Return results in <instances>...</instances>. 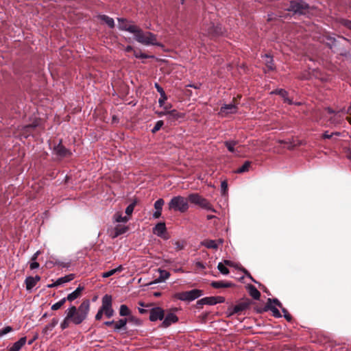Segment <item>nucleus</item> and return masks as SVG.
<instances>
[{
  "instance_id": "774afa93",
  "label": "nucleus",
  "mask_w": 351,
  "mask_h": 351,
  "mask_svg": "<svg viewBox=\"0 0 351 351\" xmlns=\"http://www.w3.org/2000/svg\"><path fill=\"white\" fill-rule=\"evenodd\" d=\"M343 24V25L351 29V21L344 20Z\"/></svg>"
},
{
  "instance_id": "cd10ccee",
  "label": "nucleus",
  "mask_w": 351,
  "mask_h": 351,
  "mask_svg": "<svg viewBox=\"0 0 351 351\" xmlns=\"http://www.w3.org/2000/svg\"><path fill=\"white\" fill-rule=\"evenodd\" d=\"M343 120V117L340 114H339V112L335 113L333 116L329 119L330 123L334 125L341 124Z\"/></svg>"
},
{
  "instance_id": "5701e85b",
  "label": "nucleus",
  "mask_w": 351,
  "mask_h": 351,
  "mask_svg": "<svg viewBox=\"0 0 351 351\" xmlns=\"http://www.w3.org/2000/svg\"><path fill=\"white\" fill-rule=\"evenodd\" d=\"M197 206L207 210H210L214 213L216 212V210L213 208L210 202L203 197L199 200V203L197 204Z\"/></svg>"
},
{
  "instance_id": "c9c22d12",
  "label": "nucleus",
  "mask_w": 351,
  "mask_h": 351,
  "mask_svg": "<svg viewBox=\"0 0 351 351\" xmlns=\"http://www.w3.org/2000/svg\"><path fill=\"white\" fill-rule=\"evenodd\" d=\"M224 145L230 152L235 153L234 147L237 145V141H227L224 142Z\"/></svg>"
},
{
  "instance_id": "8fccbe9b",
  "label": "nucleus",
  "mask_w": 351,
  "mask_h": 351,
  "mask_svg": "<svg viewBox=\"0 0 351 351\" xmlns=\"http://www.w3.org/2000/svg\"><path fill=\"white\" fill-rule=\"evenodd\" d=\"M103 310H104L105 315L108 318H110V317H112L113 316V315H114V310L112 308V306L110 307V308H104Z\"/></svg>"
},
{
  "instance_id": "f257e3e1",
  "label": "nucleus",
  "mask_w": 351,
  "mask_h": 351,
  "mask_svg": "<svg viewBox=\"0 0 351 351\" xmlns=\"http://www.w3.org/2000/svg\"><path fill=\"white\" fill-rule=\"evenodd\" d=\"M90 302L88 299L82 301L78 307L71 305L66 313V317L60 324L62 330H64L69 326L70 323L75 325H80L86 319L90 311Z\"/></svg>"
},
{
  "instance_id": "ea45409f",
  "label": "nucleus",
  "mask_w": 351,
  "mask_h": 351,
  "mask_svg": "<svg viewBox=\"0 0 351 351\" xmlns=\"http://www.w3.org/2000/svg\"><path fill=\"white\" fill-rule=\"evenodd\" d=\"M202 301L204 302L206 305L216 304V299L215 298V296L205 297L202 298Z\"/></svg>"
},
{
  "instance_id": "e433bc0d",
  "label": "nucleus",
  "mask_w": 351,
  "mask_h": 351,
  "mask_svg": "<svg viewBox=\"0 0 351 351\" xmlns=\"http://www.w3.org/2000/svg\"><path fill=\"white\" fill-rule=\"evenodd\" d=\"M251 165V162L245 161L243 165L238 168L234 172L237 173H243L249 171L250 167Z\"/></svg>"
},
{
  "instance_id": "338daca9",
  "label": "nucleus",
  "mask_w": 351,
  "mask_h": 351,
  "mask_svg": "<svg viewBox=\"0 0 351 351\" xmlns=\"http://www.w3.org/2000/svg\"><path fill=\"white\" fill-rule=\"evenodd\" d=\"M167 112H168V111H165V110H163V111H156L155 114H156L158 115V117H162L163 116H166L167 117Z\"/></svg>"
},
{
  "instance_id": "9d476101",
  "label": "nucleus",
  "mask_w": 351,
  "mask_h": 351,
  "mask_svg": "<svg viewBox=\"0 0 351 351\" xmlns=\"http://www.w3.org/2000/svg\"><path fill=\"white\" fill-rule=\"evenodd\" d=\"M128 230V226L117 225L114 228H109L108 230V234L112 239H115L119 235L125 234Z\"/></svg>"
},
{
  "instance_id": "20e7f679",
  "label": "nucleus",
  "mask_w": 351,
  "mask_h": 351,
  "mask_svg": "<svg viewBox=\"0 0 351 351\" xmlns=\"http://www.w3.org/2000/svg\"><path fill=\"white\" fill-rule=\"evenodd\" d=\"M201 34L204 36L214 38L222 34V29L220 25H215L212 21H204L201 27Z\"/></svg>"
},
{
  "instance_id": "b1692460",
  "label": "nucleus",
  "mask_w": 351,
  "mask_h": 351,
  "mask_svg": "<svg viewBox=\"0 0 351 351\" xmlns=\"http://www.w3.org/2000/svg\"><path fill=\"white\" fill-rule=\"evenodd\" d=\"M112 295L106 294L103 296L101 300V306L100 307L102 309L112 307Z\"/></svg>"
},
{
  "instance_id": "412c9836",
  "label": "nucleus",
  "mask_w": 351,
  "mask_h": 351,
  "mask_svg": "<svg viewBox=\"0 0 351 351\" xmlns=\"http://www.w3.org/2000/svg\"><path fill=\"white\" fill-rule=\"evenodd\" d=\"M271 94L278 95L284 99V101L291 104L292 101L288 97V92L282 88H277L271 92Z\"/></svg>"
},
{
  "instance_id": "e2e57ef3",
  "label": "nucleus",
  "mask_w": 351,
  "mask_h": 351,
  "mask_svg": "<svg viewBox=\"0 0 351 351\" xmlns=\"http://www.w3.org/2000/svg\"><path fill=\"white\" fill-rule=\"evenodd\" d=\"M278 143H280V144H287V145H289V146H288L289 149H291V148L293 147V145H292L291 142L289 141H287L285 140H278Z\"/></svg>"
},
{
  "instance_id": "39448f33",
  "label": "nucleus",
  "mask_w": 351,
  "mask_h": 351,
  "mask_svg": "<svg viewBox=\"0 0 351 351\" xmlns=\"http://www.w3.org/2000/svg\"><path fill=\"white\" fill-rule=\"evenodd\" d=\"M252 302L249 298H242L239 300L235 305H232L228 308L227 313L228 316H232L237 314L241 315L243 312L249 309Z\"/></svg>"
},
{
  "instance_id": "4d7b16f0",
  "label": "nucleus",
  "mask_w": 351,
  "mask_h": 351,
  "mask_svg": "<svg viewBox=\"0 0 351 351\" xmlns=\"http://www.w3.org/2000/svg\"><path fill=\"white\" fill-rule=\"evenodd\" d=\"M134 206H135V203H132L130 205H128L127 206V208H125V213L128 215H131L134 211Z\"/></svg>"
},
{
  "instance_id": "bf43d9fd",
  "label": "nucleus",
  "mask_w": 351,
  "mask_h": 351,
  "mask_svg": "<svg viewBox=\"0 0 351 351\" xmlns=\"http://www.w3.org/2000/svg\"><path fill=\"white\" fill-rule=\"evenodd\" d=\"M40 267V264L36 261H31L29 263V268L31 270L38 269Z\"/></svg>"
},
{
  "instance_id": "a19ab883",
  "label": "nucleus",
  "mask_w": 351,
  "mask_h": 351,
  "mask_svg": "<svg viewBox=\"0 0 351 351\" xmlns=\"http://www.w3.org/2000/svg\"><path fill=\"white\" fill-rule=\"evenodd\" d=\"M65 302H66V300L64 299V298H62L60 301H58V302L53 304L51 306V310H53V311L58 310L59 308H60L64 305V304Z\"/></svg>"
},
{
  "instance_id": "c756f323",
  "label": "nucleus",
  "mask_w": 351,
  "mask_h": 351,
  "mask_svg": "<svg viewBox=\"0 0 351 351\" xmlns=\"http://www.w3.org/2000/svg\"><path fill=\"white\" fill-rule=\"evenodd\" d=\"M202 197V196L199 193H191L189 195L187 200L193 204L197 205Z\"/></svg>"
},
{
  "instance_id": "aec40b11",
  "label": "nucleus",
  "mask_w": 351,
  "mask_h": 351,
  "mask_svg": "<svg viewBox=\"0 0 351 351\" xmlns=\"http://www.w3.org/2000/svg\"><path fill=\"white\" fill-rule=\"evenodd\" d=\"M27 341L26 337H23L20 338L17 341L14 343L12 347H10L8 351H19L23 346H25Z\"/></svg>"
},
{
  "instance_id": "a878e982",
  "label": "nucleus",
  "mask_w": 351,
  "mask_h": 351,
  "mask_svg": "<svg viewBox=\"0 0 351 351\" xmlns=\"http://www.w3.org/2000/svg\"><path fill=\"white\" fill-rule=\"evenodd\" d=\"M250 295L255 299V300H259L261 297V293L260 291L252 285H249L247 287Z\"/></svg>"
},
{
  "instance_id": "3c124183",
  "label": "nucleus",
  "mask_w": 351,
  "mask_h": 351,
  "mask_svg": "<svg viewBox=\"0 0 351 351\" xmlns=\"http://www.w3.org/2000/svg\"><path fill=\"white\" fill-rule=\"evenodd\" d=\"M128 319V322H133L136 325H140L141 324V322L140 319L130 315V317Z\"/></svg>"
},
{
  "instance_id": "9b49d317",
  "label": "nucleus",
  "mask_w": 351,
  "mask_h": 351,
  "mask_svg": "<svg viewBox=\"0 0 351 351\" xmlns=\"http://www.w3.org/2000/svg\"><path fill=\"white\" fill-rule=\"evenodd\" d=\"M255 311L258 313H263L264 312H267L268 311H271L272 312V315L276 318H280L282 317V315L279 310L274 305L265 304L263 307L255 308Z\"/></svg>"
},
{
  "instance_id": "2f4dec72",
  "label": "nucleus",
  "mask_w": 351,
  "mask_h": 351,
  "mask_svg": "<svg viewBox=\"0 0 351 351\" xmlns=\"http://www.w3.org/2000/svg\"><path fill=\"white\" fill-rule=\"evenodd\" d=\"M123 270V267L122 265H119L118 266L117 268L115 269H111L110 271H108L106 272H104L101 274V276L103 278H108L112 275H114V274H116L117 272H121Z\"/></svg>"
},
{
  "instance_id": "4c0bfd02",
  "label": "nucleus",
  "mask_w": 351,
  "mask_h": 351,
  "mask_svg": "<svg viewBox=\"0 0 351 351\" xmlns=\"http://www.w3.org/2000/svg\"><path fill=\"white\" fill-rule=\"evenodd\" d=\"M264 57L267 58L266 66L268 68V69L271 70V71L274 70L275 66H274L273 58L268 54H265Z\"/></svg>"
},
{
  "instance_id": "37998d69",
  "label": "nucleus",
  "mask_w": 351,
  "mask_h": 351,
  "mask_svg": "<svg viewBox=\"0 0 351 351\" xmlns=\"http://www.w3.org/2000/svg\"><path fill=\"white\" fill-rule=\"evenodd\" d=\"M273 304L278 306L280 308H282L281 302L277 298H268L266 304L273 305Z\"/></svg>"
},
{
  "instance_id": "7c9ffc66",
  "label": "nucleus",
  "mask_w": 351,
  "mask_h": 351,
  "mask_svg": "<svg viewBox=\"0 0 351 351\" xmlns=\"http://www.w3.org/2000/svg\"><path fill=\"white\" fill-rule=\"evenodd\" d=\"M38 126V123L34 122L32 124H28L23 127V134L26 135V137Z\"/></svg>"
},
{
  "instance_id": "6e6552de",
  "label": "nucleus",
  "mask_w": 351,
  "mask_h": 351,
  "mask_svg": "<svg viewBox=\"0 0 351 351\" xmlns=\"http://www.w3.org/2000/svg\"><path fill=\"white\" fill-rule=\"evenodd\" d=\"M53 151L57 156L61 158L70 157L72 155L71 150L68 149L62 145V140H60L58 144L54 146Z\"/></svg>"
},
{
  "instance_id": "5fc2aeb1",
  "label": "nucleus",
  "mask_w": 351,
  "mask_h": 351,
  "mask_svg": "<svg viewBox=\"0 0 351 351\" xmlns=\"http://www.w3.org/2000/svg\"><path fill=\"white\" fill-rule=\"evenodd\" d=\"M221 189L223 195H225L228 191V182L226 180H223L221 182Z\"/></svg>"
},
{
  "instance_id": "69168bd1",
  "label": "nucleus",
  "mask_w": 351,
  "mask_h": 351,
  "mask_svg": "<svg viewBox=\"0 0 351 351\" xmlns=\"http://www.w3.org/2000/svg\"><path fill=\"white\" fill-rule=\"evenodd\" d=\"M242 271L244 272V274L246 275L247 277H248L249 278H250L253 282H257L254 278L253 277L251 276V274L248 272V271L247 269H245V268H243L242 269Z\"/></svg>"
},
{
  "instance_id": "13d9d810",
  "label": "nucleus",
  "mask_w": 351,
  "mask_h": 351,
  "mask_svg": "<svg viewBox=\"0 0 351 351\" xmlns=\"http://www.w3.org/2000/svg\"><path fill=\"white\" fill-rule=\"evenodd\" d=\"M54 264L57 265L61 267H66V268L69 267L70 265H71V263L69 262L64 263V262H62V261H58V260L56 261V262H54Z\"/></svg>"
},
{
  "instance_id": "6ab92c4d",
  "label": "nucleus",
  "mask_w": 351,
  "mask_h": 351,
  "mask_svg": "<svg viewBox=\"0 0 351 351\" xmlns=\"http://www.w3.org/2000/svg\"><path fill=\"white\" fill-rule=\"evenodd\" d=\"M210 285L215 289L230 288V287H233L235 286L234 284H233L230 282L223 281V280L213 281L211 282Z\"/></svg>"
},
{
  "instance_id": "ddd939ff",
  "label": "nucleus",
  "mask_w": 351,
  "mask_h": 351,
  "mask_svg": "<svg viewBox=\"0 0 351 351\" xmlns=\"http://www.w3.org/2000/svg\"><path fill=\"white\" fill-rule=\"evenodd\" d=\"M178 322V316L173 313H169L164 317L163 322L161 324V326L163 328H167V327L170 326L172 324H175Z\"/></svg>"
},
{
  "instance_id": "603ef678",
  "label": "nucleus",
  "mask_w": 351,
  "mask_h": 351,
  "mask_svg": "<svg viewBox=\"0 0 351 351\" xmlns=\"http://www.w3.org/2000/svg\"><path fill=\"white\" fill-rule=\"evenodd\" d=\"M134 55L136 58H153L154 56H148L144 53L142 52H136L134 51Z\"/></svg>"
},
{
  "instance_id": "4468645a",
  "label": "nucleus",
  "mask_w": 351,
  "mask_h": 351,
  "mask_svg": "<svg viewBox=\"0 0 351 351\" xmlns=\"http://www.w3.org/2000/svg\"><path fill=\"white\" fill-rule=\"evenodd\" d=\"M184 114L179 112L178 110L173 109L168 111L167 114V119L169 122L173 123L180 119L184 118Z\"/></svg>"
},
{
  "instance_id": "4be33fe9",
  "label": "nucleus",
  "mask_w": 351,
  "mask_h": 351,
  "mask_svg": "<svg viewBox=\"0 0 351 351\" xmlns=\"http://www.w3.org/2000/svg\"><path fill=\"white\" fill-rule=\"evenodd\" d=\"M119 22L118 27L120 30L130 32L129 28L136 27L135 25H128V20L124 18H117Z\"/></svg>"
},
{
  "instance_id": "1a4fd4ad",
  "label": "nucleus",
  "mask_w": 351,
  "mask_h": 351,
  "mask_svg": "<svg viewBox=\"0 0 351 351\" xmlns=\"http://www.w3.org/2000/svg\"><path fill=\"white\" fill-rule=\"evenodd\" d=\"M165 317V311L160 306L152 307L149 310V320L156 322L162 320Z\"/></svg>"
},
{
  "instance_id": "864d4df0",
  "label": "nucleus",
  "mask_w": 351,
  "mask_h": 351,
  "mask_svg": "<svg viewBox=\"0 0 351 351\" xmlns=\"http://www.w3.org/2000/svg\"><path fill=\"white\" fill-rule=\"evenodd\" d=\"M58 322V319L56 318H53L51 320V323L45 326V329L46 330H48V329L51 330L57 325Z\"/></svg>"
},
{
  "instance_id": "423d86ee",
  "label": "nucleus",
  "mask_w": 351,
  "mask_h": 351,
  "mask_svg": "<svg viewBox=\"0 0 351 351\" xmlns=\"http://www.w3.org/2000/svg\"><path fill=\"white\" fill-rule=\"evenodd\" d=\"M204 294L202 290L194 289L188 291H182L174 294L173 298L181 301H193Z\"/></svg>"
},
{
  "instance_id": "c03bdc74",
  "label": "nucleus",
  "mask_w": 351,
  "mask_h": 351,
  "mask_svg": "<svg viewBox=\"0 0 351 351\" xmlns=\"http://www.w3.org/2000/svg\"><path fill=\"white\" fill-rule=\"evenodd\" d=\"M217 269L223 275H228L230 273L229 269L222 263L218 264Z\"/></svg>"
},
{
  "instance_id": "bb28decb",
  "label": "nucleus",
  "mask_w": 351,
  "mask_h": 351,
  "mask_svg": "<svg viewBox=\"0 0 351 351\" xmlns=\"http://www.w3.org/2000/svg\"><path fill=\"white\" fill-rule=\"evenodd\" d=\"M98 18L104 21L110 28L113 29L114 27L115 24L112 18L105 14L99 15Z\"/></svg>"
},
{
  "instance_id": "052dcab7",
  "label": "nucleus",
  "mask_w": 351,
  "mask_h": 351,
  "mask_svg": "<svg viewBox=\"0 0 351 351\" xmlns=\"http://www.w3.org/2000/svg\"><path fill=\"white\" fill-rule=\"evenodd\" d=\"M154 87L156 88L157 91L160 93V95H166L164 89L158 83H155Z\"/></svg>"
},
{
  "instance_id": "58836bf2",
  "label": "nucleus",
  "mask_w": 351,
  "mask_h": 351,
  "mask_svg": "<svg viewBox=\"0 0 351 351\" xmlns=\"http://www.w3.org/2000/svg\"><path fill=\"white\" fill-rule=\"evenodd\" d=\"M326 40H327V42L326 43V45L330 49H332L333 48V47L335 46L336 39L334 37L327 36H326Z\"/></svg>"
},
{
  "instance_id": "680f3d73",
  "label": "nucleus",
  "mask_w": 351,
  "mask_h": 351,
  "mask_svg": "<svg viewBox=\"0 0 351 351\" xmlns=\"http://www.w3.org/2000/svg\"><path fill=\"white\" fill-rule=\"evenodd\" d=\"M104 313V310L101 308L98 310L96 315H95V319L96 320H100L102 318L103 314Z\"/></svg>"
},
{
  "instance_id": "79ce46f5",
  "label": "nucleus",
  "mask_w": 351,
  "mask_h": 351,
  "mask_svg": "<svg viewBox=\"0 0 351 351\" xmlns=\"http://www.w3.org/2000/svg\"><path fill=\"white\" fill-rule=\"evenodd\" d=\"M114 219L115 222H127L128 221V218L126 217H123L121 214L116 213L114 215Z\"/></svg>"
},
{
  "instance_id": "09e8293b",
  "label": "nucleus",
  "mask_w": 351,
  "mask_h": 351,
  "mask_svg": "<svg viewBox=\"0 0 351 351\" xmlns=\"http://www.w3.org/2000/svg\"><path fill=\"white\" fill-rule=\"evenodd\" d=\"M281 309H282V312L283 313V316L285 318V319L287 322H291L293 319L291 315L288 312V311L285 308L282 307Z\"/></svg>"
},
{
  "instance_id": "a211bd4d",
  "label": "nucleus",
  "mask_w": 351,
  "mask_h": 351,
  "mask_svg": "<svg viewBox=\"0 0 351 351\" xmlns=\"http://www.w3.org/2000/svg\"><path fill=\"white\" fill-rule=\"evenodd\" d=\"M166 231V225L164 222L158 223L153 228V232L160 237H162Z\"/></svg>"
},
{
  "instance_id": "dca6fc26",
  "label": "nucleus",
  "mask_w": 351,
  "mask_h": 351,
  "mask_svg": "<svg viewBox=\"0 0 351 351\" xmlns=\"http://www.w3.org/2000/svg\"><path fill=\"white\" fill-rule=\"evenodd\" d=\"M84 289V287L80 285L74 291L69 293L66 298H64V299H65L66 301L73 302L81 296Z\"/></svg>"
},
{
  "instance_id": "de8ad7c7",
  "label": "nucleus",
  "mask_w": 351,
  "mask_h": 351,
  "mask_svg": "<svg viewBox=\"0 0 351 351\" xmlns=\"http://www.w3.org/2000/svg\"><path fill=\"white\" fill-rule=\"evenodd\" d=\"M340 135H341V133L339 132H332V133L329 134L328 132L326 131L322 134V138L324 139H326V138L329 139V138H332L333 136H340Z\"/></svg>"
},
{
  "instance_id": "0e129e2a",
  "label": "nucleus",
  "mask_w": 351,
  "mask_h": 351,
  "mask_svg": "<svg viewBox=\"0 0 351 351\" xmlns=\"http://www.w3.org/2000/svg\"><path fill=\"white\" fill-rule=\"evenodd\" d=\"M215 298L216 299V304L223 303L226 300L223 296H215Z\"/></svg>"
},
{
  "instance_id": "6e6d98bb",
  "label": "nucleus",
  "mask_w": 351,
  "mask_h": 351,
  "mask_svg": "<svg viewBox=\"0 0 351 351\" xmlns=\"http://www.w3.org/2000/svg\"><path fill=\"white\" fill-rule=\"evenodd\" d=\"M167 99V95H160L159 99H158V104L160 107H163L165 104V101Z\"/></svg>"
},
{
  "instance_id": "c85d7f7f",
  "label": "nucleus",
  "mask_w": 351,
  "mask_h": 351,
  "mask_svg": "<svg viewBox=\"0 0 351 351\" xmlns=\"http://www.w3.org/2000/svg\"><path fill=\"white\" fill-rule=\"evenodd\" d=\"M159 277L155 280V283L165 281L170 276V273L166 270L158 269Z\"/></svg>"
},
{
  "instance_id": "473e14b6",
  "label": "nucleus",
  "mask_w": 351,
  "mask_h": 351,
  "mask_svg": "<svg viewBox=\"0 0 351 351\" xmlns=\"http://www.w3.org/2000/svg\"><path fill=\"white\" fill-rule=\"evenodd\" d=\"M74 278H75V275L73 274L66 275L65 276H63V277H61V278H59L58 279H57V284H58L59 285H61L62 284H64V283H66V282H69L73 280L74 279Z\"/></svg>"
},
{
  "instance_id": "72a5a7b5",
  "label": "nucleus",
  "mask_w": 351,
  "mask_h": 351,
  "mask_svg": "<svg viewBox=\"0 0 351 351\" xmlns=\"http://www.w3.org/2000/svg\"><path fill=\"white\" fill-rule=\"evenodd\" d=\"M25 287L27 290H31L36 285V282L32 276H27L25 280Z\"/></svg>"
},
{
  "instance_id": "f704fd0d",
  "label": "nucleus",
  "mask_w": 351,
  "mask_h": 351,
  "mask_svg": "<svg viewBox=\"0 0 351 351\" xmlns=\"http://www.w3.org/2000/svg\"><path fill=\"white\" fill-rule=\"evenodd\" d=\"M119 315L122 317L128 316L131 315V311L125 304H121L119 308Z\"/></svg>"
},
{
  "instance_id": "7ed1b4c3",
  "label": "nucleus",
  "mask_w": 351,
  "mask_h": 351,
  "mask_svg": "<svg viewBox=\"0 0 351 351\" xmlns=\"http://www.w3.org/2000/svg\"><path fill=\"white\" fill-rule=\"evenodd\" d=\"M169 210L179 211L182 213H185L189 209V203L187 198L181 195L174 196L168 203Z\"/></svg>"
},
{
  "instance_id": "0eeeda50",
  "label": "nucleus",
  "mask_w": 351,
  "mask_h": 351,
  "mask_svg": "<svg viewBox=\"0 0 351 351\" xmlns=\"http://www.w3.org/2000/svg\"><path fill=\"white\" fill-rule=\"evenodd\" d=\"M287 10L294 14H306L308 12L309 5L302 0H293L290 1V5Z\"/></svg>"
},
{
  "instance_id": "2eb2a0df",
  "label": "nucleus",
  "mask_w": 351,
  "mask_h": 351,
  "mask_svg": "<svg viewBox=\"0 0 351 351\" xmlns=\"http://www.w3.org/2000/svg\"><path fill=\"white\" fill-rule=\"evenodd\" d=\"M165 201L162 198H159L154 203V208L156 211L153 214V217L154 219H158L161 216V212L162 209V206H164Z\"/></svg>"
},
{
  "instance_id": "393cba45",
  "label": "nucleus",
  "mask_w": 351,
  "mask_h": 351,
  "mask_svg": "<svg viewBox=\"0 0 351 351\" xmlns=\"http://www.w3.org/2000/svg\"><path fill=\"white\" fill-rule=\"evenodd\" d=\"M127 322H128L127 318L120 319L117 322H114V331L117 332L122 329L125 330Z\"/></svg>"
},
{
  "instance_id": "f8f14e48",
  "label": "nucleus",
  "mask_w": 351,
  "mask_h": 351,
  "mask_svg": "<svg viewBox=\"0 0 351 351\" xmlns=\"http://www.w3.org/2000/svg\"><path fill=\"white\" fill-rule=\"evenodd\" d=\"M238 110L237 106L234 104H224L220 108L219 114L226 117L229 114H235Z\"/></svg>"
},
{
  "instance_id": "49530a36",
  "label": "nucleus",
  "mask_w": 351,
  "mask_h": 351,
  "mask_svg": "<svg viewBox=\"0 0 351 351\" xmlns=\"http://www.w3.org/2000/svg\"><path fill=\"white\" fill-rule=\"evenodd\" d=\"M13 331V328L10 326H7L5 328L0 330V338L3 337V335H5L6 334Z\"/></svg>"
},
{
  "instance_id": "f3484780",
  "label": "nucleus",
  "mask_w": 351,
  "mask_h": 351,
  "mask_svg": "<svg viewBox=\"0 0 351 351\" xmlns=\"http://www.w3.org/2000/svg\"><path fill=\"white\" fill-rule=\"evenodd\" d=\"M222 243H223L222 239H219L217 241L207 239V240H204L202 243V245L205 246L206 248H208V249H217L219 244H222Z\"/></svg>"
},
{
  "instance_id": "a18cd8bd",
  "label": "nucleus",
  "mask_w": 351,
  "mask_h": 351,
  "mask_svg": "<svg viewBox=\"0 0 351 351\" xmlns=\"http://www.w3.org/2000/svg\"><path fill=\"white\" fill-rule=\"evenodd\" d=\"M163 125H164L163 121H162V120L158 121L156 123L154 127L152 129V132L154 134L156 133V132L160 130V129L162 127Z\"/></svg>"
},
{
  "instance_id": "f03ea898",
  "label": "nucleus",
  "mask_w": 351,
  "mask_h": 351,
  "mask_svg": "<svg viewBox=\"0 0 351 351\" xmlns=\"http://www.w3.org/2000/svg\"><path fill=\"white\" fill-rule=\"evenodd\" d=\"M130 33L134 34L135 40L145 45H159L157 43L156 36L155 34L150 32H144L137 25L136 27L129 28Z\"/></svg>"
}]
</instances>
